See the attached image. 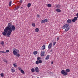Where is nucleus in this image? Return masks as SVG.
Here are the masks:
<instances>
[{
  "mask_svg": "<svg viewBox=\"0 0 78 78\" xmlns=\"http://www.w3.org/2000/svg\"><path fill=\"white\" fill-rule=\"evenodd\" d=\"M16 30V27L14 25H12V23H9L8 24V26L6 27L4 29V32L2 33L3 36H6L7 37H9L11 35V32L12 31Z\"/></svg>",
  "mask_w": 78,
  "mask_h": 78,
  "instance_id": "obj_1",
  "label": "nucleus"
},
{
  "mask_svg": "<svg viewBox=\"0 0 78 78\" xmlns=\"http://www.w3.org/2000/svg\"><path fill=\"white\" fill-rule=\"evenodd\" d=\"M13 53L14 55L16 56L17 57H20V54L18 53H19V50L18 49H16V48H14L12 50Z\"/></svg>",
  "mask_w": 78,
  "mask_h": 78,
  "instance_id": "obj_2",
  "label": "nucleus"
},
{
  "mask_svg": "<svg viewBox=\"0 0 78 78\" xmlns=\"http://www.w3.org/2000/svg\"><path fill=\"white\" fill-rule=\"evenodd\" d=\"M69 25H70V24L67 23L66 24H65L62 27V28L63 29H65V32H67V31H69V30L70 29V27H69Z\"/></svg>",
  "mask_w": 78,
  "mask_h": 78,
  "instance_id": "obj_3",
  "label": "nucleus"
},
{
  "mask_svg": "<svg viewBox=\"0 0 78 78\" xmlns=\"http://www.w3.org/2000/svg\"><path fill=\"white\" fill-rule=\"evenodd\" d=\"M65 71L64 70H62L61 72V73L64 76H66L67 75V72H70V69H66Z\"/></svg>",
  "mask_w": 78,
  "mask_h": 78,
  "instance_id": "obj_4",
  "label": "nucleus"
},
{
  "mask_svg": "<svg viewBox=\"0 0 78 78\" xmlns=\"http://www.w3.org/2000/svg\"><path fill=\"white\" fill-rule=\"evenodd\" d=\"M48 22V19H46L44 20H42L41 21V23H45Z\"/></svg>",
  "mask_w": 78,
  "mask_h": 78,
  "instance_id": "obj_5",
  "label": "nucleus"
},
{
  "mask_svg": "<svg viewBox=\"0 0 78 78\" xmlns=\"http://www.w3.org/2000/svg\"><path fill=\"white\" fill-rule=\"evenodd\" d=\"M42 60H39L38 61L37 60L36 61L35 64L37 65L38 64H39H39H41V63H42Z\"/></svg>",
  "mask_w": 78,
  "mask_h": 78,
  "instance_id": "obj_6",
  "label": "nucleus"
},
{
  "mask_svg": "<svg viewBox=\"0 0 78 78\" xmlns=\"http://www.w3.org/2000/svg\"><path fill=\"white\" fill-rule=\"evenodd\" d=\"M77 19H78L77 17H74L73 19L72 20V21L73 22L75 23V22H76V20H77Z\"/></svg>",
  "mask_w": 78,
  "mask_h": 78,
  "instance_id": "obj_7",
  "label": "nucleus"
},
{
  "mask_svg": "<svg viewBox=\"0 0 78 78\" xmlns=\"http://www.w3.org/2000/svg\"><path fill=\"white\" fill-rule=\"evenodd\" d=\"M35 70L37 73H39V68L38 67H36L35 69Z\"/></svg>",
  "mask_w": 78,
  "mask_h": 78,
  "instance_id": "obj_8",
  "label": "nucleus"
},
{
  "mask_svg": "<svg viewBox=\"0 0 78 78\" xmlns=\"http://www.w3.org/2000/svg\"><path fill=\"white\" fill-rule=\"evenodd\" d=\"M44 53H45V51H41V56H44L45 55Z\"/></svg>",
  "mask_w": 78,
  "mask_h": 78,
  "instance_id": "obj_9",
  "label": "nucleus"
},
{
  "mask_svg": "<svg viewBox=\"0 0 78 78\" xmlns=\"http://www.w3.org/2000/svg\"><path fill=\"white\" fill-rule=\"evenodd\" d=\"M52 46V43H50L48 46V48L50 49L51 48Z\"/></svg>",
  "mask_w": 78,
  "mask_h": 78,
  "instance_id": "obj_10",
  "label": "nucleus"
},
{
  "mask_svg": "<svg viewBox=\"0 0 78 78\" xmlns=\"http://www.w3.org/2000/svg\"><path fill=\"white\" fill-rule=\"evenodd\" d=\"M45 45H43L41 47V50H45Z\"/></svg>",
  "mask_w": 78,
  "mask_h": 78,
  "instance_id": "obj_11",
  "label": "nucleus"
},
{
  "mask_svg": "<svg viewBox=\"0 0 78 78\" xmlns=\"http://www.w3.org/2000/svg\"><path fill=\"white\" fill-rule=\"evenodd\" d=\"M67 23L69 24V23H70L72 22V20L70 19H69L67 20Z\"/></svg>",
  "mask_w": 78,
  "mask_h": 78,
  "instance_id": "obj_12",
  "label": "nucleus"
},
{
  "mask_svg": "<svg viewBox=\"0 0 78 78\" xmlns=\"http://www.w3.org/2000/svg\"><path fill=\"white\" fill-rule=\"evenodd\" d=\"M61 5L59 4H58L56 5V7L57 8H58L60 9V8H61Z\"/></svg>",
  "mask_w": 78,
  "mask_h": 78,
  "instance_id": "obj_13",
  "label": "nucleus"
},
{
  "mask_svg": "<svg viewBox=\"0 0 78 78\" xmlns=\"http://www.w3.org/2000/svg\"><path fill=\"white\" fill-rule=\"evenodd\" d=\"M50 58V55H47L45 58L46 60H48Z\"/></svg>",
  "mask_w": 78,
  "mask_h": 78,
  "instance_id": "obj_14",
  "label": "nucleus"
},
{
  "mask_svg": "<svg viewBox=\"0 0 78 78\" xmlns=\"http://www.w3.org/2000/svg\"><path fill=\"white\" fill-rule=\"evenodd\" d=\"M56 11L57 12H60L61 10H60L59 9H57L56 10Z\"/></svg>",
  "mask_w": 78,
  "mask_h": 78,
  "instance_id": "obj_15",
  "label": "nucleus"
},
{
  "mask_svg": "<svg viewBox=\"0 0 78 78\" xmlns=\"http://www.w3.org/2000/svg\"><path fill=\"white\" fill-rule=\"evenodd\" d=\"M33 53L34 55H37V51H35Z\"/></svg>",
  "mask_w": 78,
  "mask_h": 78,
  "instance_id": "obj_16",
  "label": "nucleus"
},
{
  "mask_svg": "<svg viewBox=\"0 0 78 78\" xmlns=\"http://www.w3.org/2000/svg\"><path fill=\"white\" fill-rule=\"evenodd\" d=\"M31 4L30 3H29L27 4V7L28 8H30L31 6Z\"/></svg>",
  "mask_w": 78,
  "mask_h": 78,
  "instance_id": "obj_17",
  "label": "nucleus"
},
{
  "mask_svg": "<svg viewBox=\"0 0 78 78\" xmlns=\"http://www.w3.org/2000/svg\"><path fill=\"white\" fill-rule=\"evenodd\" d=\"M11 70L12 72H16V70L14 69H12Z\"/></svg>",
  "mask_w": 78,
  "mask_h": 78,
  "instance_id": "obj_18",
  "label": "nucleus"
},
{
  "mask_svg": "<svg viewBox=\"0 0 78 78\" xmlns=\"http://www.w3.org/2000/svg\"><path fill=\"white\" fill-rule=\"evenodd\" d=\"M32 25L33 27H35V26H36V24L34 23H32Z\"/></svg>",
  "mask_w": 78,
  "mask_h": 78,
  "instance_id": "obj_19",
  "label": "nucleus"
},
{
  "mask_svg": "<svg viewBox=\"0 0 78 78\" xmlns=\"http://www.w3.org/2000/svg\"><path fill=\"white\" fill-rule=\"evenodd\" d=\"M12 1H10V2H9V6H11V4H12Z\"/></svg>",
  "mask_w": 78,
  "mask_h": 78,
  "instance_id": "obj_20",
  "label": "nucleus"
},
{
  "mask_svg": "<svg viewBox=\"0 0 78 78\" xmlns=\"http://www.w3.org/2000/svg\"><path fill=\"white\" fill-rule=\"evenodd\" d=\"M39 31V28H36L35 29V31L36 32H37V33Z\"/></svg>",
  "mask_w": 78,
  "mask_h": 78,
  "instance_id": "obj_21",
  "label": "nucleus"
},
{
  "mask_svg": "<svg viewBox=\"0 0 78 78\" xmlns=\"http://www.w3.org/2000/svg\"><path fill=\"white\" fill-rule=\"evenodd\" d=\"M21 72L22 73H23V74H24V73H25V72H24V71H23V69L21 70Z\"/></svg>",
  "mask_w": 78,
  "mask_h": 78,
  "instance_id": "obj_22",
  "label": "nucleus"
},
{
  "mask_svg": "<svg viewBox=\"0 0 78 78\" xmlns=\"http://www.w3.org/2000/svg\"><path fill=\"white\" fill-rule=\"evenodd\" d=\"M48 7L49 8H50L51 7V5L50 4H48L47 5Z\"/></svg>",
  "mask_w": 78,
  "mask_h": 78,
  "instance_id": "obj_23",
  "label": "nucleus"
},
{
  "mask_svg": "<svg viewBox=\"0 0 78 78\" xmlns=\"http://www.w3.org/2000/svg\"><path fill=\"white\" fill-rule=\"evenodd\" d=\"M19 8V6L16 7L15 9H14V10H17V9H18V8Z\"/></svg>",
  "mask_w": 78,
  "mask_h": 78,
  "instance_id": "obj_24",
  "label": "nucleus"
},
{
  "mask_svg": "<svg viewBox=\"0 0 78 78\" xmlns=\"http://www.w3.org/2000/svg\"><path fill=\"white\" fill-rule=\"evenodd\" d=\"M31 71L32 72H34L35 70H34V68H32L31 69Z\"/></svg>",
  "mask_w": 78,
  "mask_h": 78,
  "instance_id": "obj_25",
  "label": "nucleus"
},
{
  "mask_svg": "<svg viewBox=\"0 0 78 78\" xmlns=\"http://www.w3.org/2000/svg\"><path fill=\"white\" fill-rule=\"evenodd\" d=\"M3 61L5 62H6V63H7V62H8V61H7V60L5 59H3Z\"/></svg>",
  "mask_w": 78,
  "mask_h": 78,
  "instance_id": "obj_26",
  "label": "nucleus"
},
{
  "mask_svg": "<svg viewBox=\"0 0 78 78\" xmlns=\"http://www.w3.org/2000/svg\"><path fill=\"white\" fill-rule=\"evenodd\" d=\"M1 76H2V77H3L4 76V74L3 73H2L0 74Z\"/></svg>",
  "mask_w": 78,
  "mask_h": 78,
  "instance_id": "obj_27",
  "label": "nucleus"
},
{
  "mask_svg": "<svg viewBox=\"0 0 78 78\" xmlns=\"http://www.w3.org/2000/svg\"><path fill=\"white\" fill-rule=\"evenodd\" d=\"M4 41H2V42H1V45H4Z\"/></svg>",
  "mask_w": 78,
  "mask_h": 78,
  "instance_id": "obj_28",
  "label": "nucleus"
},
{
  "mask_svg": "<svg viewBox=\"0 0 78 78\" xmlns=\"http://www.w3.org/2000/svg\"><path fill=\"white\" fill-rule=\"evenodd\" d=\"M18 69L19 70H20V71H21V70H22V68L20 67H19L18 68Z\"/></svg>",
  "mask_w": 78,
  "mask_h": 78,
  "instance_id": "obj_29",
  "label": "nucleus"
},
{
  "mask_svg": "<svg viewBox=\"0 0 78 78\" xmlns=\"http://www.w3.org/2000/svg\"><path fill=\"white\" fill-rule=\"evenodd\" d=\"M56 42H54L53 43V46H55V45H56Z\"/></svg>",
  "mask_w": 78,
  "mask_h": 78,
  "instance_id": "obj_30",
  "label": "nucleus"
},
{
  "mask_svg": "<svg viewBox=\"0 0 78 78\" xmlns=\"http://www.w3.org/2000/svg\"><path fill=\"white\" fill-rule=\"evenodd\" d=\"M1 52L2 53H6V52H5L3 51H1Z\"/></svg>",
  "mask_w": 78,
  "mask_h": 78,
  "instance_id": "obj_31",
  "label": "nucleus"
},
{
  "mask_svg": "<svg viewBox=\"0 0 78 78\" xmlns=\"http://www.w3.org/2000/svg\"><path fill=\"white\" fill-rule=\"evenodd\" d=\"M13 66L14 67H17V65L16 63L13 64Z\"/></svg>",
  "mask_w": 78,
  "mask_h": 78,
  "instance_id": "obj_32",
  "label": "nucleus"
},
{
  "mask_svg": "<svg viewBox=\"0 0 78 78\" xmlns=\"http://www.w3.org/2000/svg\"><path fill=\"white\" fill-rule=\"evenodd\" d=\"M6 52L7 53H9V50H6Z\"/></svg>",
  "mask_w": 78,
  "mask_h": 78,
  "instance_id": "obj_33",
  "label": "nucleus"
},
{
  "mask_svg": "<svg viewBox=\"0 0 78 78\" xmlns=\"http://www.w3.org/2000/svg\"><path fill=\"white\" fill-rule=\"evenodd\" d=\"M41 58H40V57H38L37 58V60H39L40 59H41Z\"/></svg>",
  "mask_w": 78,
  "mask_h": 78,
  "instance_id": "obj_34",
  "label": "nucleus"
},
{
  "mask_svg": "<svg viewBox=\"0 0 78 78\" xmlns=\"http://www.w3.org/2000/svg\"><path fill=\"white\" fill-rule=\"evenodd\" d=\"M76 16H77V18H78V13H77L76 14Z\"/></svg>",
  "mask_w": 78,
  "mask_h": 78,
  "instance_id": "obj_35",
  "label": "nucleus"
},
{
  "mask_svg": "<svg viewBox=\"0 0 78 78\" xmlns=\"http://www.w3.org/2000/svg\"><path fill=\"white\" fill-rule=\"evenodd\" d=\"M37 17H40V16H39V15L37 14Z\"/></svg>",
  "mask_w": 78,
  "mask_h": 78,
  "instance_id": "obj_36",
  "label": "nucleus"
},
{
  "mask_svg": "<svg viewBox=\"0 0 78 78\" xmlns=\"http://www.w3.org/2000/svg\"><path fill=\"white\" fill-rule=\"evenodd\" d=\"M57 41H58V40H59V38L57 37Z\"/></svg>",
  "mask_w": 78,
  "mask_h": 78,
  "instance_id": "obj_37",
  "label": "nucleus"
},
{
  "mask_svg": "<svg viewBox=\"0 0 78 78\" xmlns=\"http://www.w3.org/2000/svg\"><path fill=\"white\" fill-rule=\"evenodd\" d=\"M20 2L21 3H22V0H20Z\"/></svg>",
  "mask_w": 78,
  "mask_h": 78,
  "instance_id": "obj_38",
  "label": "nucleus"
},
{
  "mask_svg": "<svg viewBox=\"0 0 78 78\" xmlns=\"http://www.w3.org/2000/svg\"><path fill=\"white\" fill-rule=\"evenodd\" d=\"M51 64H53V62H51Z\"/></svg>",
  "mask_w": 78,
  "mask_h": 78,
  "instance_id": "obj_39",
  "label": "nucleus"
},
{
  "mask_svg": "<svg viewBox=\"0 0 78 78\" xmlns=\"http://www.w3.org/2000/svg\"><path fill=\"white\" fill-rule=\"evenodd\" d=\"M21 9H23V7H21L20 8Z\"/></svg>",
  "mask_w": 78,
  "mask_h": 78,
  "instance_id": "obj_40",
  "label": "nucleus"
},
{
  "mask_svg": "<svg viewBox=\"0 0 78 78\" xmlns=\"http://www.w3.org/2000/svg\"><path fill=\"white\" fill-rule=\"evenodd\" d=\"M1 51H0V53H1Z\"/></svg>",
  "mask_w": 78,
  "mask_h": 78,
  "instance_id": "obj_41",
  "label": "nucleus"
},
{
  "mask_svg": "<svg viewBox=\"0 0 78 78\" xmlns=\"http://www.w3.org/2000/svg\"><path fill=\"white\" fill-rule=\"evenodd\" d=\"M37 78H39V77H37Z\"/></svg>",
  "mask_w": 78,
  "mask_h": 78,
  "instance_id": "obj_42",
  "label": "nucleus"
}]
</instances>
